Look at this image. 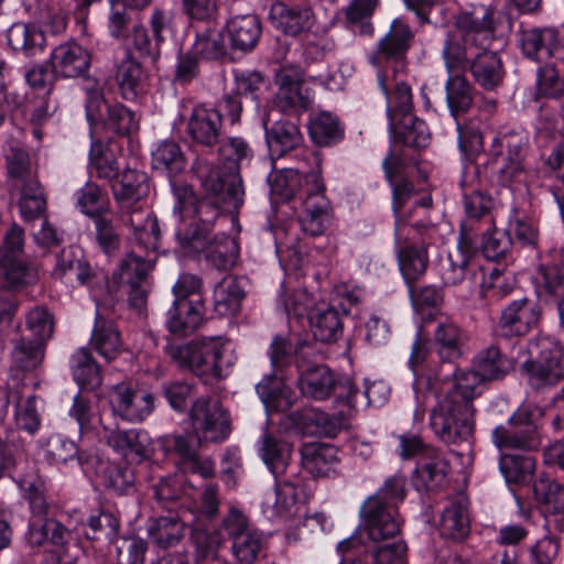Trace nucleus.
Segmentation results:
<instances>
[{"mask_svg": "<svg viewBox=\"0 0 564 564\" xmlns=\"http://www.w3.org/2000/svg\"><path fill=\"white\" fill-rule=\"evenodd\" d=\"M502 15L491 3L481 2L454 17L442 52L448 73L469 72L474 84L486 91H495L502 85L503 62L500 54L490 48Z\"/></svg>", "mask_w": 564, "mask_h": 564, "instance_id": "obj_1", "label": "nucleus"}, {"mask_svg": "<svg viewBox=\"0 0 564 564\" xmlns=\"http://www.w3.org/2000/svg\"><path fill=\"white\" fill-rule=\"evenodd\" d=\"M216 149L228 171L219 170L206 156L197 155L192 172L203 189L225 203L227 209L240 208L245 195L240 166L243 161L252 158V149L241 137H229L220 141Z\"/></svg>", "mask_w": 564, "mask_h": 564, "instance_id": "obj_2", "label": "nucleus"}, {"mask_svg": "<svg viewBox=\"0 0 564 564\" xmlns=\"http://www.w3.org/2000/svg\"><path fill=\"white\" fill-rule=\"evenodd\" d=\"M479 378L474 372L455 373V383L433 408L430 425L445 444L469 442L475 427L474 400L478 394Z\"/></svg>", "mask_w": 564, "mask_h": 564, "instance_id": "obj_3", "label": "nucleus"}, {"mask_svg": "<svg viewBox=\"0 0 564 564\" xmlns=\"http://www.w3.org/2000/svg\"><path fill=\"white\" fill-rule=\"evenodd\" d=\"M530 135L523 128L501 130L492 139L487 160L477 167L478 175L490 185L514 188L525 183Z\"/></svg>", "mask_w": 564, "mask_h": 564, "instance_id": "obj_4", "label": "nucleus"}, {"mask_svg": "<svg viewBox=\"0 0 564 564\" xmlns=\"http://www.w3.org/2000/svg\"><path fill=\"white\" fill-rule=\"evenodd\" d=\"M170 359L205 382L221 379L231 360L225 357V341L221 337H202L187 343H170L165 346Z\"/></svg>", "mask_w": 564, "mask_h": 564, "instance_id": "obj_5", "label": "nucleus"}, {"mask_svg": "<svg viewBox=\"0 0 564 564\" xmlns=\"http://www.w3.org/2000/svg\"><path fill=\"white\" fill-rule=\"evenodd\" d=\"M520 371L534 389L554 386L564 378L562 346L547 336H538L519 344Z\"/></svg>", "mask_w": 564, "mask_h": 564, "instance_id": "obj_6", "label": "nucleus"}, {"mask_svg": "<svg viewBox=\"0 0 564 564\" xmlns=\"http://www.w3.org/2000/svg\"><path fill=\"white\" fill-rule=\"evenodd\" d=\"M308 160L317 167L316 171L306 166L290 169L275 178L273 191L286 200L299 195L305 212L330 213L332 205L325 195V185L321 177V160L312 153Z\"/></svg>", "mask_w": 564, "mask_h": 564, "instance_id": "obj_7", "label": "nucleus"}, {"mask_svg": "<svg viewBox=\"0 0 564 564\" xmlns=\"http://www.w3.org/2000/svg\"><path fill=\"white\" fill-rule=\"evenodd\" d=\"M433 231L432 225L394 223L398 262L406 284L417 282L426 272Z\"/></svg>", "mask_w": 564, "mask_h": 564, "instance_id": "obj_8", "label": "nucleus"}, {"mask_svg": "<svg viewBox=\"0 0 564 564\" xmlns=\"http://www.w3.org/2000/svg\"><path fill=\"white\" fill-rule=\"evenodd\" d=\"M24 229L13 223L4 232L0 245V290L21 292L36 284L39 272L23 259Z\"/></svg>", "mask_w": 564, "mask_h": 564, "instance_id": "obj_9", "label": "nucleus"}, {"mask_svg": "<svg viewBox=\"0 0 564 564\" xmlns=\"http://www.w3.org/2000/svg\"><path fill=\"white\" fill-rule=\"evenodd\" d=\"M85 110L91 138L98 132L127 137L138 130L135 113L120 102H108L99 89L86 90Z\"/></svg>", "mask_w": 564, "mask_h": 564, "instance_id": "obj_10", "label": "nucleus"}, {"mask_svg": "<svg viewBox=\"0 0 564 564\" xmlns=\"http://www.w3.org/2000/svg\"><path fill=\"white\" fill-rule=\"evenodd\" d=\"M155 251L132 249L120 262V286L128 296L129 306L141 313L145 310L151 291L149 275L155 264Z\"/></svg>", "mask_w": 564, "mask_h": 564, "instance_id": "obj_11", "label": "nucleus"}, {"mask_svg": "<svg viewBox=\"0 0 564 564\" xmlns=\"http://www.w3.org/2000/svg\"><path fill=\"white\" fill-rule=\"evenodd\" d=\"M188 415L198 447L207 442L221 443L231 433L230 415L217 398H198Z\"/></svg>", "mask_w": 564, "mask_h": 564, "instance_id": "obj_12", "label": "nucleus"}, {"mask_svg": "<svg viewBox=\"0 0 564 564\" xmlns=\"http://www.w3.org/2000/svg\"><path fill=\"white\" fill-rule=\"evenodd\" d=\"M152 392L121 382L112 387L110 404L115 415L131 423L143 422L154 409Z\"/></svg>", "mask_w": 564, "mask_h": 564, "instance_id": "obj_13", "label": "nucleus"}, {"mask_svg": "<svg viewBox=\"0 0 564 564\" xmlns=\"http://www.w3.org/2000/svg\"><path fill=\"white\" fill-rule=\"evenodd\" d=\"M541 317L539 305L522 297L512 301L501 312L496 326V334L499 338L523 337L534 328Z\"/></svg>", "mask_w": 564, "mask_h": 564, "instance_id": "obj_14", "label": "nucleus"}, {"mask_svg": "<svg viewBox=\"0 0 564 564\" xmlns=\"http://www.w3.org/2000/svg\"><path fill=\"white\" fill-rule=\"evenodd\" d=\"M119 219L132 230L133 245L144 251H156L160 227L156 217L143 208L141 203L117 207Z\"/></svg>", "mask_w": 564, "mask_h": 564, "instance_id": "obj_15", "label": "nucleus"}, {"mask_svg": "<svg viewBox=\"0 0 564 564\" xmlns=\"http://www.w3.org/2000/svg\"><path fill=\"white\" fill-rule=\"evenodd\" d=\"M360 516L368 538L380 542L400 533V520L397 508L386 505L378 497H369L362 503Z\"/></svg>", "mask_w": 564, "mask_h": 564, "instance_id": "obj_16", "label": "nucleus"}, {"mask_svg": "<svg viewBox=\"0 0 564 564\" xmlns=\"http://www.w3.org/2000/svg\"><path fill=\"white\" fill-rule=\"evenodd\" d=\"M223 115L216 108L196 106L193 108L187 123L186 132L193 144L215 150L223 138Z\"/></svg>", "mask_w": 564, "mask_h": 564, "instance_id": "obj_17", "label": "nucleus"}, {"mask_svg": "<svg viewBox=\"0 0 564 564\" xmlns=\"http://www.w3.org/2000/svg\"><path fill=\"white\" fill-rule=\"evenodd\" d=\"M279 90L278 105L282 110L304 112L311 107L312 100L308 91L303 88L304 73L300 66L283 65L276 74Z\"/></svg>", "mask_w": 564, "mask_h": 564, "instance_id": "obj_18", "label": "nucleus"}, {"mask_svg": "<svg viewBox=\"0 0 564 564\" xmlns=\"http://www.w3.org/2000/svg\"><path fill=\"white\" fill-rule=\"evenodd\" d=\"M52 72L63 78L85 77L90 68V52L75 41L56 46L51 54Z\"/></svg>", "mask_w": 564, "mask_h": 564, "instance_id": "obj_19", "label": "nucleus"}, {"mask_svg": "<svg viewBox=\"0 0 564 564\" xmlns=\"http://www.w3.org/2000/svg\"><path fill=\"white\" fill-rule=\"evenodd\" d=\"M297 386L301 393L314 400L327 399L337 388L338 381L326 365L297 360Z\"/></svg>", "mask_w": 564, "mask_h": 564, "instance_id": "obj_20", "label": "nucleus"}, {"mask_svg": "<svg viewBox=\"0 0 564 564\" xmlns=\"http://www.w3.org/2000/svg\"><path fill=\"white\" fill-rule=\"evenodd\" d=\"M521 48L525 56L534 61L564 58V43L557 30L534 28L521 33Z\"/></svg>", "mask_w": 564, "mask_h": 564, "instance_id": "obj_21", "label": "nucleus"}, {"mask_svg": "<svg viewBox=\"0 0 564 564\" xmlns=\"http://www.w3.org/2000/svg\"><path fill=\"white\" fill-rule=\"evenodd\" d=\"M3 156L7 181L11 187L18 188L32 182H40L37 163L28 149L12 141L8 143Z\"/></svg>", "mask_w": 564, "mask_h": 564, "instance_id": "obj_22", "label": "nucleus"}, {"mask_svg": "<svg viewBox=\"0 0 564 564\" xmlns=\"http://www.w3.org/2000/svg\"><path fill=\"white\" fill-rule=\"evenodd\" d=\"M443 538L454 542H463L470 534L469 500L465 495L449 499L438 522Z\"/></svg>", "mask_w": 564, "mask_h": 564, "instance_id": "obj_23", "label": "nucleus"}, {"mask_svg": "<svg viewBox=\"0 0 564 564\" xmlns=\"http://www.w3.org/2000/svg\"><path fill=\"white\" fill-rule=\"evenodd\" d=\"M205 323V304L173 302L166 313V328L170 334L183 338L193 335Z\"/></svg>", "mask_w": 564, "mask_h": 564, "instance_id": "obj_24", "label": "nucleus"}, {"mask_svg": "<svg viewBox=\"0 0 564 564\" xmlns=\"http://www.w3.org/2000/svg\"><path fill=\"white\" fill-rule=\"evenodd\" d=\"M107 444L124 459L141 463L150 457L149 437L140 429H115L106 436Z\"/></svg>", "mask_w": 564, "mask_h": 564, "instance_id": "obj_25", "label": "nucleus"}, {"mask_svg": "<svg viewBox=\"0 0 564 564\" xmlns=\"http://www.w3.org/2000/svg\"><path fill=\"white\" fill-rule=\"evenodd\" d=\"M413 33L410 26L403 21L395 19L389 32L379 41L377 52L371 57L372 63L382 59L402 62L412 45Z\"/></svg>", "mask_w": 564, "mask_h": 564, "instance_id": "obj_26", "label": "nucleus"}, {"mask_svg": "<svg viewBox=\"0 0 564 564\" xmlns=\"http://www.w3.org/2000/svg\"><path fill=\"white\" fill-rule=\"evenodd\" d=\"M46 346L32 340L28 334L21 333L12 341L10 370L14 373H33L43 364Z\"/></svg>", "mask_w": 564, "mask_h": 564, "instance_id": "obj_27", "label": "nucleus"}, {"mask_svg": "<svg viewBox=\"0 0 564 564\" xmlns=\"http://www.w3.org/2000/svg\"><path fill=\"white\" fill-rule=\"evenodd\" d=\"M270 19L275 29L291 36L310 31L314 24V14L310 8L289 7L282 2L272 6Z\"/></svg>", "mask_w": 564, "mask_h": 564, "instance_id": "obj_28", "label": "nucleus"}, {"mask_svg": "<svg viewBox=\"0 0 564 564\" xmlns=\"http://www.w3.org/2000/svg\"><path fill=\"white\" fill-rule=\"evenodd\" d=\"M289 419L304 434L335 437L341 430L339 417L316 409L294 411Z\"/></svg>", "mask_w": 564, "mask_h": 564, "instance_id": "obj_29", "label": "nucleus"}, {"mask_svg": "<svg viewBox=\"0 0 564 564\" xmlns=\"http://www.w3.org/2000/svg\"><path fill=\"white\" fill-rule=\"evenodd\" d=\"M300 453L303 468L315 478L329 477L339 462L337 449L323 443H304Z\"/></svg>", "mask_w": 564, "mask_h": 564, "instance_id": "obj_30", "label": "nucleus"}, {"mask_svg": "<svg viewBox=\"0 0 564 564\" xmlns=\"http://www.w3.org/2000/svg\"><path fill=\"white\" fill-rule=\"evenodd\" d=\"M23 499L28 502L31 512L29 522L44 521L53 514L55 505L47 496L45 480L39 476H24L18 482Z\"/></svg>", "mask_w": 564, "mask_h": 564, "instance_id": "obj_31", "label": "nucleus"}, {"mask_svg": "<svg viewBox=\"0 0 564 564\" xmlns=\"http://www.w3.org/2000/svg\"><path fill=\"white\" fill-rule=\"evenodd\" d=\"M117 207L141 203L148 195L147 175L138 170L126 167L119 178L110 183Z\"/></svg>", "mask_w": 564, "mask_h": 564, "instance_id": "obj_32", "label": "nucleus"}, {"mask_svg": "<svg viewBox=\"0 0 564 564\" xmlns=\"http://www.w3.org/2000/svg\"><path fill=\"white\" fill-rule=\"evenodd\" d=\"M492 442L500 451H521L531 453L542 444L541 431L524 427L499 425L492 432Z\"/></svg>", "mask_w": 564, "mask_h": 564, "instance_id": "obj_33", "label": "nucleus"}, {"mask_svg": "<svg viewBox=\"0 0 564 564\" xmlns=\"http://www.w3.org/2000/svg\"><path fill=\"white\" fill-rule=\"evenodd\" d=\"M307 130L311 141L319 148L334 147L345 137L343 122L329 111L311 113Z\"/></svg>", "mask_w": 564, "mask_h": 564, "instance_id": "obj_34", "label": "nucleus"}, {"mask_svg": "<svg viewBox=\"0 0 564 564\" xmlns=\"http://www.w3.org/2000/svg\"><path fill=\"white\" fill-rule=\"evenodd\" d=\"M292 452L291 443L280 440L269 432L261 436L259 453L274 478L286 476L290 471Z\"/></svg>", "mask_w": 564, "mask_h": 564, "instance_id": "obj_35", "label": "nucleus"}, {"mask_svg": "<svg viewBox=\"0 0 564 564\" xmlns=\"http://www.w3.org/2000/svg\"><path fill=\"white\" fill-rule=\"evenodd\" d=\"M149 539L161 549L177 545L185 534V522L180 511L153 518L148 525Z\"/></svg>", "mask_w": 564, "mask_h": 564, "instance_id": "obj_36", "label": "nucleus"}, {"mask_svg": "<svg viewBox=\"0 0 564 564\" xmlns=\"http://www.w3.org/2000/svg\"><path fill=\"white\" fill-rule=\"evenodd\" d=\"M68 273L74 274L82 284L89 283L95 276L90 264L85 259L83 249L77 246L65 247L56 254L52 276L62 280Z\"/></svg>", "mask_w": 564, "mask_h": 564, "instance_id": "obj_37", "label": "nucleus"}, {"mask_svg": "<svg viewBox=\"0 0 564 564\" xmlns=\"http://www.w3.org/2000/svg\"><path fill=\"white\" fill-rule=\"evenodd\" d=\"M445 91L449 112L455 120L466 115L474 106L477 91L464 73H449Z\"/></svg>", "mask_w": 564, "mask_h": 564, "instance_id": "obj_38", "label": "nucleus"}, {"mask_svg": "<svg viewBox=\"0 0 564 564\" xmlns=\"http://www.w3.org/2000/svg\"><path fill=\"white\" fill-rule=\"evenodd\" d=\"M514 365L513 357H507L497 345H490L477 355L475 360L477 371L473 372L479 378V383L482 380H499L512 371Z\"/></svg>", "mask_w": 564, "mask_h": 564, "instance_id": "obj_39", "label": "nucleus"}, {"mask_svg": "<svg viewBox=\"0 0 564 564\" xmlns=\"http://www.w3.org/2000/svg\"><path fill=\"white\" fill-rule=\"evenodd\" d=\"M499 469L508 485L524 486L531 482L536 460L530 453H502Z\"/></svg>", "mask_w": 564, "mask_h": 564, "instance_id": "obj_40", "label": "nucleus"}, {"mask_svg": "<svg viewBox=\"0 0 564 564\" xmlns=\"http://www.w3.org/2000/svg\"><path fill=\"white\" fill-rule=\"evenodd\" d=\"M267 142L272 153L279 156L297 149L303 142L297 123L289 119H280L271 126L264 123Z\"/></svg>", "mask_w": 564, "mask_h": 564, "instance_id": "obj_41", "label": "nucleus"}, {"mask_svg": "<svg viewBox=\"0 0 564 564\" xmlns=\"http://www.w3.org/2000/svg\"><path fill=\"white\" fill-rule=\"evenodd\" d=\"M540 258L538 274L541 288L551 295L564 292V248L551 249Z\"/></svg>", "mask_w": 564, "mask_h": 564, "instance_id": "obj_42", "label": "nucleus"}, {"mask_svg": "<svg viewBox=\"0 0 564 564\" xmlns=\"http://www.w3.org/2000/svg\"><path fill=\"white\" fill-rule=\"evenodd\" d=\"M380 0H349L343 9L344 24L355 34L372 36L375 26L372 18Z\"/></svg>", "mask_w": 564, "mask_h": 564, "instance_id": "obj_43", "label": "nucleus"}, {"mask_svg": "<svg viewBox=\"0 0 564 564\" xmlns=\"http://www.w3.org/2000/svg\"><path fill=\"white\" fill-rule=\"evenodd\" d=\"M449 469V462L438 449L434 448L424 452L415 471L423 487L426 490H434L444 485Z\"/></svg>", "mask_w": 564, "mask_h": 564, "instance_id": "obj_44", "label": "nucleus"}, {"mask_svg": "<svg viewBox=\"0 0 564 564\" xmlns=\"http://www.w3.org/2000/svg\"><path fill=\"white\" fill-rule=\"evenodd\" d=\"M89 166L96 177L109 184L119 178L122 172L110 142L93 140L89 150Z\"/></svg>", "mask_w": 564, "mask_h": 564, "instance_id": "obj_45", "label": "nucleus"}, {"mask_svg": "<svg viewBox=\"0 0 564 564\" xmlns=\"http://www.w3.org/2000/svg\"><path fill=\"white\" fill-rule=\"evenodd\" d=\"M308 319L313 336L321 343H335L343 335L341 315L335 307L315 308Z\"/></svg>", "mask_w": 564, "mask_h": 564, "instance_id": "obj_46", "label": "nucleus"}, {"mask_svg": "<svg viewBox=\"0 0 564 564\" xmlns=\"http://www.w3.org/2000/svg\"><path fill=\"white\" fill-rule=\"evenodd\" d=\"M26 539L32 546L51 543L57 547H65L72 539V533L59 521L48 518L42 522H29Z\"/></svg>", "mask_w": 564, "mask_h": 564, "instance_id": "obj_47", "label": "nucleus"}, {"mask_svg": "<svg viewBox=\"0 0 564 564\" xmlns=\"http://www.w3.org/2000/svg\"><path fill=\"white\" fill-rule=\"evenodd\" d=\"M90 345L107 361H111L121 352L122 341L117 326L111 321L97 316L93 329Z\"/></svg>", "mask_w": 564, "mask_h": 564, "instance_id": "obj_48", "label": "nucleus"}, {"mask_svg": "<svg viewBox=\"0 0 564 564\" xmlns=\"http://www.w3.org/2000/svg\"><path fill=\"white\" fill-rule=\"evenodd\" d=\"M227 31L235 50H252L261 35V23L253 14L237 15L227 23Z\"/></svg>", "mask_w": 564, "mask_h": 564, "instance_id": "obj_49", "label": "nucleus"}, {"mask_svg": "<svg viewBox=\"0 0 564 564\" xmlns=\"http://www.w3.org/2000/svg\"><path fill=\"white\" fill-rule=\"evenodd\" d=\"M199 58L221 61L227 56L224 36L213 20L204 29L196 30V40L191 48Z\"/></svg>", "mask_w": 564, "mask_h": 564, "instance_id": "obj_50", "label": "nucleus"}, {"mask_svg": "<svg viewBox=\"0 0 564 564\" xmlns=\"http://www.w3.org/2000/svg\"><path fill=\"white\" fill-rule=\"evenodd\" d=\"M7 37L13 51H21L28 56L42 52L46 44L44 33L34 24L14 23L9 28Z\"/></svg>", "mask_w": 564, "mask_h": 564, "instance_id": "obj_51", "label": "nucleus"}, {"mask_svg": "<svg viewBox=\"0 0 564 564\" xmlns=\"http://www.w3.org/2000/svg\"><path fill=\"white\" fill-rule=\"evenodd\" d=\"M256 390L267 410L274 412L289 411L293 403V392L275 376H265L257 386Z\"/></svg>", "mask_w": 564, "mask_h": 564, "instance_id": "obj_52", "label": "nucleus"}, {"mask_svg": "<svg viewBox=\"0 0 564 564\" xmlns=\"http://www.w3.org/2000/svg\"><path fill=\"white\" fill-rule=\"evenodd\" d=\"M378 82L387 96V116L390 123L413 115V95L409 84L399 82L395 84L393 90L389 91L384 76L379 75Z\"/></svg>", "mask_w": 564, "mask_h": 564, "instance_id": "obj_53", "label": "nucleus"}, {"mask_svg": "<svg viewBox=\"0 0 564 564\" xmlns=\"http://www.w3.org/2000/svg\"><path fill=\"white\" fill-rule=\"evenodd\" d=\"M397 141L405 147L423 149L430 142V131L424 120L414 115L406 116L401 120L390 123Z\"/></svg>", "mask_w": 564, "mask_h": 564, "instance_id": "obj_54", "label": "nucleus"}, {"mask_svg": "<svg viewBox=\"0 0 564 564\" xmlns=\"http://www.w3.org/2000/svg\"><path fill=\"white\" fill-rule=\"evenodd\" d=\"M470 250L457 245L440 260L438 275L445 286L460 284L469 272Z\"/></svg>", "mask_w": 564, "mask_h": 564, "instance_id": "obj_55", "label": "nucleus"}, {"mask_svg": "<svg viewBox=\"0 0 564 564\" xmlns=\"http://www.w3.org/2000/svg\"><path fill=\"white\" fill-rule=\"evenodd\" d=\"M74 380L84 390H96L102 383L100 367L86 348L78 349L72 356Z\"/></svg>", "mask_w": 564, "mask_h": 564, "instance_id": "obj_56", "label": "nucleus"}, {"mask_svg": "<svg viewBox=\"0 0 564 564\" xmlns=\"http://www.w3.org/2000/svg\"><path fill=\"white\" fill-rule=\"evenodd\" d=\"M246 293L236 278H224L214 290V307L221 315H236Z\"/></svg>", "mask_w": 564, "mask_h": 564, "instance_id": "obj_57", "label": "nucleus"}, {"mask_svg": "<svg viewBox=\"0 0 564 564\" xmlns=\"http://www.w3.org/2000/svg\"><path fill=\"white\" fill-rule=\"evenodd\" d=\"M216 236L214 230L191 221L176 232L178 245L183 253L188 257H198L204 253Z\"/></svg>", "mask_w": 564, "mask_h": 564, "instance_id": "obj_58", "label": "nucleus"}, {"mask_svg": "<svg viewBox=\"0 0 564 564\" xmlns=\"http://www.w3.org/2000/svg\"><path fill=\"white\" fill-rule=\"evenodd\" d=\"M238 253V245L232 238L217 235L203 254L213 268L227 271L236 264Z\"/></svg>", "mask_w": 564, "mask_h": 564, "instance_id": "obj_59", "label": "nucleus"}, {"mask_svg": "<svg viewBox=\"0 0 564 564\" xmlns=\"http://www.w3.org/2000/svg\"><path fill=\"white\" fill-rule=\"evenodd\" d=\"M25 329L32 340L47 346L55 330L54 314L44 305L32 307L25 314Z\"/></svg>", "mask_w": 564, "mask_h": 564, "instance_id": "obj_60", "label": "nucleus"}, {"mask_svg": "<svg viewBox=\"0 0 564 564\" xmlns=\"http://www.w3.org/2000/svg\"><path fill=\"white\" fill-rule=\"evenodd\" d=\"M116 79L124 99L137 96L138 89L144 79V72L141 63L131 52H127V56L119 64Z\"/></svg>", "mask_w": 564, "mask_h": 564, "instance_id": "obj_61", "label": "nucleus"}, {"mask_svg": "<svg viewBox=\"0 0 564 564\" xmlns=\"http://www.w3.org/2000/svg\"><path fill=\"white\" fill-rule=\"evenodd\" d=\"M185 156L178 143L163 141L152 153V167L167 173L170 177L181 173L185 169Z\"/></svg>", "mask_w": 564, "mask_h": 564, "instance_id": "obj_62", "label": "nucleus"}, {"mask_svg": "<svg viewBox=\"0 0 564 564\" xmlns=\"http://www.w3.org/2000/svg\"><path fill=\"white\" fill-rule=\"evenodd\" d=\"M533 492L545 510L553 514L564 512V487L551 479L547 475L541 474L533 484Z\"/></svg>", "mask_w": 564, "mask_h": 564, "instance_id": "obj_63", "label": "nucleus"}, {"mask_svg": "<svg viewBox=\"0 0 564 564\" xmlns=\"http://www.w3.org/2000/svg\"><path fill=\"white\" fill-rule=\"evenodd\" d=\"M124 39L128 52H134L139 57L149 58L153 63L159 61L162 46L142 23L134 24Z\"/></svg>", "mask_w": 564, "mask_h": 564, "instance_id": "obj_64", "label": "nucleus"}]
</instances>
